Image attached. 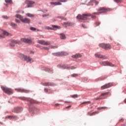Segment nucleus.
Segmentation results:
<instances>
[{"label": "nucleus", "mask_w": 126, "mask_h": 126, "mask_svg": "<svg viewBox=\"0 0 126 126\" xmlns=\"http://www.w3.org/2000/svg\"><path fill=\"white\" fill-rule=\"evenodd\" d=\"M90 17H91L92 19H96L95 16H92L90 13H85L82 15L79 14L77 16V19L82 20H90V19L88 18Z\"/></svg>", "instance_id": "obj_1"}, {"label": "nucleus", "mask_w": 126, "mask_h": 126, "mask_svg": "<svg viewBox=\"0 0 126 126\" xmlns=\"http://www.w3.org/2000/svg\"><path fill=\"white\" fill-rule=\"evenodd\" d=\"M111 11H112L111 9L107 8L104 7H99L98 9H97V12H94L93 13V14L99 15L101 13H107V12Z\"/></svg>", "instance_id": "obj_2"}, {"label": "nucleus", "mask_w": 126, "mask_h": 126, "mask_svg": "<svg viewBox=\"0 0 126 126\" xmlns=\"http://www.w3.org/2000/svg\"><path fill=\"white\" fill-rule=\"evenodd\" d=\"M20 99L22 100L29 101L31 104H38L39 103V102L37 101L36 100H34L32 99V98H27L26 97H20Z\"/></svg>", "instance_id": "obj_3"}, {"label": "nucleus", "mask_w": 126, "mask_h": 126, "mask_svg": "<svg viewBox=\"0 0 126 126\" xmlns=\"http://www.w3.org/2000/svg\"><path fill=\"white\" fill-rule=\"evenodd\" d=\"M15 17L20 19L21 21L23 23L29 24L30 23V20L29 19L27 18H23L21 15H19V14L16 15Z\"/></svg>", "instance_id": "obj_4"}, {"label": "nucleus", "mask_w": 126, "mask_h": 126, "mask_svg": "<svg viewBox=\"0 0 126 126\" xmlns=\"http://www.w3.org/2000/svg\"><path fill=\"white\" fill-rule=\"evenodd\" d=\"M20 57L21 59H24L25 61H26V63H32L33 62V60L32 59V58H30L29 56H25L23 54H20Z\"/></svg>", "instance_id": "obj_5"}, {"label": "nucleus", "mask_w": 126, "mask_h": 126, "mask_svg": "<svg viewBox=\"0 0 126 126\" xmlns=\"http://www.w3.org/2000/svg\"><path fill=\"white\" fill-rule=\"evenodd\" d=\"M99 47L104 50H110L112 49V46L108 43H100Z\"/></svg>", "instance_id": "obj_6"}, {"label": "nucleus", "mask_w": 126, "mask_h": 126, "mask_svg": "<svg viewBox=\"0 0 126 126\" xmlns=\"http://www.w3.org/2000/svg\"><path fill=\"white\" fill-rule=\"evenodd\" d=\"M1 89L3 92L7 94L10 95L13 94V92H12V90L11 89L6 88L5 87H1Z\"/></svg>", "instance_id": "obj_7"}, {"label": "nucleus", "mask_w": 126, "mask_h": 126, "mask_svg": "<svg viewBox=\"0 0 126 126\" xmlns=\"http://www.w3.org/2000/svg\"><path fill=\"white\" fill-rule=\"evenodd\" d=\"M109 94V92H107V93H102L99 97H97L96 98H94V100H99L100 99H105V97H104L105 96Z\"/></svg>", "instance_id": "obj_8"}, {"label": "nucleus", "mask_w": 126, "mask_h": 126, "mask_svg": "<svg viewBox=\"0 0 126 126\" xmlns=\"http://www.w3.org/2000/svg\"><path fill=\"white\" fill-rule=\"evenodd\" d=\"M68 53L66 52H57L56 53H53V55L56 57H62V56H66L68 55Z\"/></svg>", "instance_id": "obj_9"}, {"label": "nucleus", "mask_w": 126, "mask_h": 126, "mask_svg": "<svg viewBox=\"0 0 126 126\" xmlns=\"http://www.w3.org/2000/svg\"><path fill=\"white\" fill-rule=\"evenodd\" d=\"M25 3L26 4L27 8H31L33 7L32 5L35 4V2L32 0H26L25 1Z\"/></svg>", "instance_id": "obj_10"}, {"label": "nucleus", "mask_w": 126, "mask_h": 126, "mask_svg": "<svg viewBox=\"0 0 126 126\" xmlns=\"http://www.w3.org/2000/svg\"><path fill=\"white\" fill-rule=\"evenodd\" d=\"M23 111V108L22 107H15L12 109V113H15L16 114L21 113Z\"/></svg>", "instance_id": "obj_11"}, {"label": "nucleus", "mask_w": 126, "mask_h": 126, "mask_svg": "<svg viewBox=\"0 0 126 126\" xmlns=\"http://www.w3.org/2000/svg\"><path fill=\"white\" fill-rule=\"evenodd\" d=\"M1 33L3 35H0V38H5V36H9L10 35V33H9L8 32L1 30Z\"/></svg>", "instance_id": "obj_12"}, {"label": "nucleus", "mask_w": 126, "mask_h": 126, "mask_svg": "<svg viewBox=\"0 0 126 126\" xmlns=\"http://www.w3.org/2000/svg\"><path fill=\"white\" fill-rule=\"evenodd\" d=\"M37 42L38 44H40L42 45L47 46V45H50V43L49 41H46L45 40H38V41H37Z\"/></svg>", "instance_id": "obj_13"}, {"label": "nucleus", "mask_w": 126, "mask_h": 126, "mask_svg": "<svg viewBox=\"0 0 126 126\" xmlns=\"http://www.w3.org/2000/svg\"><path fill=\"white\" fill-rule=\"evenodd\" d=\"M15 91H17V92L24 93L26 94H28L30 92V90H27L23 89H15Z\"/></svg>", "instance_id": "obj_14"}, {"label": "nucleus", "mask_w": 126, "mask_h": 126, "mask_svg": "<svg viewBox=\"0 0 126 126\" xmlns=\"http://www.w3.org/2000/svg\"><path fill=\"white\" fill-rule=\"evenodd\" d=\"M113 86V84L112 83H107L101 87V90L106 89Z\"/></svg>", "instance_id": "obj_15"}, {"label": "nucleus", "mask_w": 126, "mask_h": 126, "mask_svg": "<svg viewBox=\"0 0 126 126\" xmlns=\"http://www.w3.org/2000/svg\"><path fill=\"white\" fill-rule=\"evenodd\" d=\"M102 64L103 66H109L110 67H114L115 65L109 62H102Z\"/></svg>", "instance_id": "obj_16"}, {"label": "nucleus", "mask_w": 126, "mask_h": 126, "mask_svg": "<svg viewBox=\"0 0 126 126\" xmlns=\"http://www.w3.org/2000/svg\"><path fill=\"white\" fill-rule=\"evenodd\" d=\"M63 26L65 28L67 27L66 26H67L68 27H72L73 26H74V24L73 23L70 22H64Z\"/></svg>", "instance_id": "obj_17"}, {"label": "nucleus", "mask_w": 126, "mask_h": 126, "mask_svg": "<svg viewBox=\"0 0 126 126\" xmlns=\"http://www.w3.org/2000/svg\"><path fill=\"white\" fill-rule=\"evenodd\" d=\"M95 57H96V58H98L99 59H108L107 57L104 56L102 55H100L97 54H95Z\"/></svg>", "instance_id": "obj_18"}, {"label": "nucleus", "mask_w": 126, "mask_h": 126, "mask_svg": "<svg viewBox=\"0 0 126 126\" xmlns=\"http://www.w3.org/2000/svg\"><path fill=\"white\" fill-rule=\"evenodd\" d=\"M7 118H8V119H9V120H17L19 119L18 118V117L16 116V115H12V116H7Z\"/></svg>", "instance_id": "obj_19"}, {"label": "nucleus", "mask_w": 126, "mask_h": 126, "mask_svg": "<svg viewBox=\"0 0 126 126\" xmlns=\"http://www.w3.org/2000/svg\"><path fill=\"white\" fill-rule=\"evenodd\" d=\"M43 86H45L46 87L53 86H54V84L51 82H45L44 83H43Z\"/></svg>", "instance_id": "obj_20"}, {"label": "nucleus", "mask_w": 126, "mask_h": 126, "mask_svg": "<svg viewBox=\"0 0 126 126\" xmlns=\"http://www.w3.org/2000/svg\"><path fill=\"white\" fill-rule=\"evenodd\" d=\"M21 41L24 42V43H30L31 40H30L29 39L27 38H21Z\"/></svg>", "instance_id": "obj_21"}, {"label": "nucleus", "mask_w": 126, "mask_h": 126, "mask_svg": "<svg viewBox=\"0 0 126 126\" xmlns=\"http://www.w3.org/2000/svg\"><path fill=\"white\" fill-rule=\"evenodd\" d=\"M81 57H82V56H81V55L79 54L72 56V58H73V59H78L81 58Z\"/></svg>", "instance_id": "obj_22"}, {"label": "nucleus", "mask_w": 126, "mask_h": 126, "mask_svg": "<svg viewBox=\"0 0 126 126\" xmlns=\"http://www.w3.org/2000/svg\"><path fill=\"white\" fill-rule=\"evenodd\" d=\"M20 44V42L17 40H12V44H11V46L14 47L15 44Z\"/></svg>", "instance_id": "obj_23"}, {"label": "nucleus", "mask_w": 126, "mask_h": 126, "mask_svg": "<svg viewBox=\"0 0 126 126\" xmlns=\"http://www.w3.org/2000/svg\"><path fill=\"white\" fill-rule=\"evenodd\" d=\"M90 3H95V5L98 4L99 2L94 0H91Z\"/></svg>", "instance_id": "obj_24"}, {"label": "nucleus", "mask_w": 126, "mask_h": 126, "mask_svg": "<svg viewBox=\"0 0 126 126\" xmlns=\"http://www.w3.org/2000/svg\"><path fill=\"white\" fill-rule=\"evenodd\" d=\"M60 39H66V35L64 33H60Z\"/></svg>", "instance_id": "obj_25"}, {"label": "nucleus", "mask_w": 126, "mask_h": 126, "mask_svg": "<svg viewBox=\"0 0 126 126\" xmlns=\"http://www.w3.org/2000/svg\"><path fill=\"white\" fill-rule=\"evenodd\" d=\"M10 25L12 26L13 28H17V25L14 24V23H11Z\"/></svg>", "instance_id": "obj_26"}, {"label": "nucleus", "mask_w": 126, "mask_h": 126, "mask_svg": "<svg viewBox=\"0 0 126 126\" xmlns=\"http://www.w3.org/2000/svg\"><path fill=\"white\" fill-rule=\"evenodd\" d=\"M4 1L6 2V3L12 4V0H4Z\"/></svg>", "instance_id": "obj_27"}, {"label": "nucleus", "mask_w": 126, "mask_h": 126, "mask_svg": "<svg viewBox=\"0 0 126 126\" xmlns=\"http://www.w3.org/2000/svg\"><path fill=\"white\" fill-rule=\"evenodd\" d=\"M26 15L29 17H34V15L30 13H27Z\"/></svg>", "instance_id": "obj_28"}, {"label": "nucleus", "mask_w": 126, "mask_h": 126, "mask_svg": "<svg viewBox=\"0 0 126 126\" xmlns=\"http://www.w3.org/2000/svg\"><path fill=\"white\" fill-rule=\"evenodd\" d=\"M91 104V101H84V102H82L81 104Z\"/></svg>", "instance_id": "obj_29"}, {"label": "nucleus", "mask_w": 126, "mask_h": 126, "mask_svg": "<svg viewBox=\"0 0 126 126\" xmlns=\"http://www.w3.org/2000/svg\"><path fill=\"white\" fill-rule=\"evenodd\" d=\"M100 24H101V22H96L94 23V25L96 27H98Z\"/></svg>", "instance_id": "obj_30"}, {"label": "nucleus", "mask_w": 126, "mask_h": 126, "mask_svg": "<svg viewBox=\"0 0 126 126\" xmlns=\"http://www.w3.org/2000/svg\"><path fill=\"white\" fill-rule=\"evenodd\" d=\"M42 50H48V48L47 47H45L43 46H41L40 47H39Z\"/></svg>", "instance_id": "obj_31"}, {"label": "nucleus", "mask_w": 126, "mask_h": 126, "mask_svg": "<svg viewBox=\"0 0 126 126\" xmlns=\"http://www.w3.org/2000/svg\"><path fill=\"white\" fill-rule=\"evenodd\" d=\"M106 109H108V107H98V108H97V109H98V110Z\"/></svg>", "instance_id": "obj_32"}, {"label": "nucleus", "mask_w": 126, "mask_h": 126, "mask_svg": "<svg viewBox=\"0 0 126 126\" xmlns=\"http://www.w3.org/2000/svg\"><path fill=\"white\" fill-rule=\"evenodd\" d=\"M46 71H47L49 73H53V69H52L47 68V69H46Z\"/></svg>", "instance_id": "obj_33"}, {"label": "nucleus", "mask_w": 126, "mask_h": 126, "mask_svg": "<svg viewBox=\"0 0 126 126\" xmlns=\"http://www.w3.org/2000/svg\"><path fill=\"white\" fill-rule=\"evenodd\" d=\"M96 114V112H93L92 113H91L90 112H88V114L89 116H93V115H94V114Z\"/></svg>", "instance_id": "obj_34"}, {"label": "nucleus", "mask_w": 126, "mask_h": 126, "mask_svg": "<svg viewBox=\"0 0 126 126\" xmlns=\"http://www.w3.org/2000/svg\"><path fill=\"white\" fill-rule=\"evenodd\" d=\"M46 29L47 30H55L54 29L51 28L49 27H46Z\"/></svg>", "instance_id": "obj_35"}, {"label": "nucleus", "mask_w": 126, "mask_h": 126, "mask_svg": "<svg viewBox=\"0 0 126 126\" xmlns=\"http://www.w3.org/2000/svg\"><path fill=\"white\" fill-rule=\"evenodd\" d=\"M52 27H53V29H59L60 28L58 26H55V25H52Z\"/></svg>", "instance_id": "obj_36"}, {"label": "nucleus", "mask_w": 126, "mask_h": 126, "mask_svg": "<svg viewBox=\"0 0 126 126\" xmlns=\"http://www.w3.org/2000/svg\"><path fill=\"white\" fill-rule=\"evenodd\" d=\"M30 30H31L32 31H35V30H36V29L34 27H31Z\"/></svg>", "instance_id": "obj_37"}, {"label": "nucleus", "mask_w": 126, "mask_h": 126, "mask_svg": "<svg viewBox=\"0 0 126 126\" xmlns=\"http://www.w3.org/2000/svg\"><path fill=\"white\" fill-rule=\"evenodd\" d=\"M50 4H51V5H54L55 6L57 5L56 2H51Z\"/></svg>", "instance_id": "obj_38"}, {"label": "nucleus", "mask_w": 126, "mask_h": 126, "mask_svg": "<svg viewBox=\"0 0 126 126\" xmlns=\"http://www.w3.org/2000/svg\"><path fill=\"white\" fill-rule=\"evenodd\" d=\"M78 75H77V74H73L72 75H71V76L72 77H76L78 76Z\"/></svg>", "instance_id": "obj_39"}, {"label": "nucleus", "mask_w": 126, "mask_h": 126, "mask_svg": "<svg viewBox=\"0 0 126 126\" xmlns=\"http://www.w3.org/2000/svg\"><path fill=\"white\" fill-rule=\"evenodd\" d=\"M77 97H78L77 94H74L71 96V97L73 98H77Z\"/></svg>", "instance_id": "obj_40"}, {"label": "nucleus", "mask_w": 126, "mask_h": 126, "mask_svg": "<svg viewBox=\"0 0 126 126\" xmlns=\"http://www.w3.org/2000/svg\"><path fill=\"white\" fill-rule=\"evenodd\" d=\"M60 2H66L67 0H60Z\"/></svg>", "instance_id": "obj_41"}, {"label": "nucleus", "mask_w": 126, "mask_h": 126, "mask_svg": "<svg viewBox=\"0 0 126 126\" xmlns=\"http://www.w3.org/2000/svg\"><path fill=\"white\" fill-rule=\"evenodd\" d=\"M59 18L61 19V20H66V19L65 18H63V17H59Z\"/></svg>", "instance_id": "obj_42"}, {"label": "nucleus", "mask_w": 126, "mask_h": 126, "mask_svg": "<svg viewBox=\"0 0 126 126\" xmlns=\"http://www.w3.org/2000/svg\"><path fill=\"white\" fill-rule=\"evenodd\" d=\"M57 5H62V3H61V2H56Z\"/></svg>", "instance_id": "obj_43"}, {"label": "nucleus", "mask_w": 126, "mask_h": 126, "mask_svg": "<svg viewBox=\"0 0 126 126\" xmlns=\"http://www.w3.org/2000/svg\"><path fill=\"white\" fill-rule=\"evenodd\" d=\"M47 16H49L48 14H44V15H42V17H47Z\"/></svg>", "instance_id": "obj_44"}, {"label": "nucleus", "mask_w": 126, "mask_h": 126, "mask_svg": "<svg viewBox=\"0 0 126 126\" xmlns=\"http://www.w3.org/2000/svg\"><path fill=\"white\" fill-rule=\"evenodd\" d=\"M115 2L119 3L121 1V0H114Z\"/></svg>", "instance_id": "obj_45"}, {"label": "nucleus", "mask_w": 126, "mask_h": 126, "mask_svg": "<svg viewBox=\"0 0 126 126\" xmlns=\"http://www.w3.org/2000/svg\"><path fill=\"white\" fill-rule=\"evenodd\" d=\"M58 48V46H51V49H56Z\"/></svg>", "instance_id": "obj_46"}, {"label": "nucleus", "mask_w": 126, "mask_h": 126, "mask_svg": "<svg viewBox=\"0 0 126 126\" xmlns=\"http://www.w3.org/2000/svg\"><path fill=\"white\" fill-rule=\"evenodd\" d=\"M2 18L5 19H8V17H7L6 16H2Z\"/></svg>", "instance_id": "obj_47"}, {"label": "nucleus", "mask_w": 126, "mask_h": 126, "mask_svg": "<svg viewBox=\"0 0 126 126\" xmlns=\"http://www.w3.org/2000/svg\"><path fill=\"white\" fill-rule=\"evenodd\" d=\"M44 91L46 93H48V89H44Z\"/></svg>", "instance_id": "obj_48"}, {"label": "nucleus", "mask_w": 126, "mask_h": 126, "mask_svg": "<svg viewBox=\"0 0 126 126\" xmlns=\"http://www.w3.org/2000/svg\"><path fill=\"white\" fill-rule=\"evenodd\" d=\"M15 22H16L17 23H20V21H19V20H15Z\"/></svg>", "instance_id": "obj_49"}, {"label": "nucleus", "mask_w": 126, "mask_h": 126, "mask_svg": "<svg viewBox=\"0 0 126 126\" xmlns=\"http://www.w3.org/2000/svg\"><path fill=\"white\" fill-rule=\"evenodd\" d=\"M71 105H69V106H66V109H68V108H71Z\"/></svg>", "instance_id": "obj_50"}, {"label": "nucleus", "mask_w": 126, "mask_h": 126, "mask_svg": "<svg viewBox=\"0 0 126 126\" xmlns=\"http://www.w3.org/2000/svg\"><path fill=\"white\" fill-rule=\"evenodd\" d=\"M82 27H83L84 29L86 28V27L84 26V25H82Z\"/></svg>", "instance_id": "obj_51"}, {"label": "nucleus", "mask_w": 126, "mask_h": 126, "mask_svg": "<svg viewBox=\"0 0 126 126\" xmlns=\"http://www.w3.org/2000/svg\"><path fill=\"white\" fill-rule=\"evenodd\" d=\"M36 47H38V48H40V47H41V46H40L39 45H36Z\"/></svg>", "instance_id": "obj_52"}, {"label": "nucleus", "mask_w": 126, "mask_h": 126, "mask_svg": "<svg viewBox=\"0 0 126 126\" xmlns=\"http://www.w3.org/2000/svg\"><path fill=\"white\" fill-rule=\"evenodd\" d=\"M123 121H124V119H122L120 120V122H123Z\"/></svg>", "instance_id": "obj_53"}, {"label": "nucleus", "mask_w": 126, "mask_h": 126, "mask_svg": "<svg viewBox=\"0 0 126 126\" xmlns=\"http://www.w3.org/2000/svg\"><path fill=\"white\" fill-rule=\"evenodd\" d=\"M30 54H34V52H32V51H31V52H30Z\"/></svg>", "instance_id": "obj_54"}, {"label": "nucleus", "mask_w": 126, "mask_h": 126, "mask_svg": "<svg viewBox=\"0 0 126 126\" xmlns=\"http://www.w3.org/2000/svg\"><path fill=\"white\" fill-rule=\"evenodd\" d=\"M70 69H74V67H70Z\"/></svg>", "instance_id": "obj_55"}, {"label": "nucleus", "mask_w": 126, "mask_h": 126, "mask_svg": "<svg viewBox=\"0 0 126 126\" xmlns=\"http://www.w3.org/2000/svg\"><path fill=\"white\" fill-rule=\"evenodd\" d=\"M124 102L126 104V98H125V100H124Z\"/></svg>", "instance_id": "obj_56"}, {"label": "nucleus", "mask_w": 126, "mask_h": 126, "mask_svg": "<svg viewBox=\"0 0 126 126\" xmlns=\"http://www.w3.org/2000/svg\"><path fill=\"white\" fill-rule=\"evenodd\" d=\"M55 105H56V106H59L60 104H56Z\"/></svg>", "instance_id": "obj_57"}, {"label": "nucleus", "mask_w": 126, "mask_h": 126, "mask_svg": "<svg viewBox=\"0 0 126 126\" xmlns=\"http://www.w3.org/2000/svg\"><path fill=\"white\" fill-rule=\"evenodd\" d=\"M64 68L66 69V68H67L66 66H65V67H64Z\"/></svg>", "instance_id": "obj_58"}, {"label": "nucleus", "mask_w": 126, "mask_h": 126, "mask_svg": "<svg viewBox=\"0 0 126 126\" xmlns=\"http://www.w3.org/2000/svg\"><path fill=\"white\" fill-rule=\"evenodd\" d=\"M122 126H126L125 125H122Z\"/></svg>", "instance_id": "obj_59"}, {"label": "nucleus", "mask_w": 126, "mask_h": 126, "mask_svg": "<svg viewBox=\"0 0 126 126\" xmlns=\"http://www.w3.org/2000/svg\"><path fill=\"white\" fill-rule=\"evenodd\" d=\"M35 110H37V109L36 108L35 109Z\"/></svg>", "instance_id": "obj_60"}, {"label": "nucleus", "mask_w": 126, "mask_h": 126, "mask_svg": "<svg viewBox=\"0 0 126 126\" xmlns=\"http://www.w3.org/2000/svg\"><path fill=\"white\" fill-rule=\"evenodd\" d=\"M5 6H7V4H5Z\"/></svg>", "instance_id": "obj_61"}]
</instances>
